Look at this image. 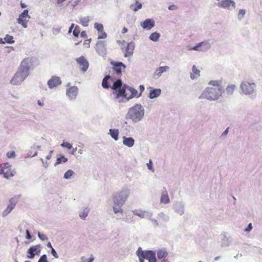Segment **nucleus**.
Here are the masks:
<instances>
[{
    "mask_svg": "<svg viewBox=\"0 0 262 262\" xmlns=\"http://www.w3.org/2000/svg\"><path fill=\"white\" fill-rule=\"evenodd\" d=\"M40 252V245H37L31 247L28 251L27 257L29 258H33L35 255H39Z\"/></svg>",
    "mask_w": 262,
    "mask_h": 262,
    "instance_id": "obj_15",
    "label": "nucleus"
},
{
    "mask_svg": "<svg viewBox=\"0 0 262 262\" xmlns=\"http://www.w3.org/2000/svg\"><path fill=\"white\" fill-rule=\"evenodd\" d=\"M169 69V67L167 66L160 67L157 69L156 71V75L158 76H160L161 74Z\"/></svg>",
    "mask_w": 262,
    "mask_h": 262,
    "instance_id": "obj_29",
    "label": "nucleus"
},
{
    "mask_svg": "<svg viewBox=\"0 0 262 262\" xmlns=\"http://www.w3.org/2000/svg\"><path fill=\"white\" fill-rule=\"evenodd\" d=\"M51 253L55 258H57L58 257V255L54 248H52L51 250Z\"/></svg>",
    "mask_w": 262,
    "mask_h": 262,
    "instance_id": "obj_51",
    "label": "nucleus"
},
{
    "mask_svg": "<svg viewBox=\"0 0 262 262\" xmlns=\"http://www.w3.org/2000/svg\"><path fill=\"white\" fill-rule=\"evenodd\" d=\"M68 159L67 158H66L64 156L60 155L59 157L57 158L55 163H54V166H56L62 162L66 163Z\"/></svg>",
    "mask_w": 262,
    "mask_h": 262,
    "instance_id": "obj_32",
    "label": "nucleus"
},
{
    "mask_svg": "<svg viewBox=\"0 0 262 262\" xmlns=\"http://www.w3.org/2000/svg\"><path fill=\"white\" fill-rule=\"evenodd\" d=\"M161 202L167 204L169 202V198L167 192L163 193L161 196Z\"/></svg>",
    "mask_w": 262,
    "mask_h": 262,
    "instance_id": "obj_31",
    "label": "nucleus"
},
{
    "mask_svg": "<svg viewBox=\"0 0 262 262\" xmlns=\"http://www.w3.org/2000/svg\"><path fill=\"white\" fill-rule=\"evenodd\" d=\"M29 18L30 16L28 14V10L27 9L24 10L17 18V23L26 28L27 27V23Z\"/></svg>",
    "mask_w": 262,
    "mask_h": 262,
    "instance_id": "obj_12",
    "label": "nucleus"
},
{
    "mask_svg": "<svg viewBox=\"0 0 262 262\" xmlns=\"http://www.w3.org/2000/svg\"><path fill=\"white\" fill-rule=\"evenodd\" d=\"M140 96H141V93H139L136 89L128 86L124 85L122 89H120L117 92L116 99H118L120 97H123L128 100L133 97H139Z\"/></svg>",
    "mask_w": 262,
    "mask_h": 262,
    "instance_id": "obj_2",
    "label": "nucleus"
},
{
    "mask_svg": "<svg viewBox=\"0 0 262 262\" xmlns=\"http://www.w3.org/2000/svg\"><path fill=\"white\" fill-rule=\"evenodd\" d=\"M168 253L165 250L161 249L158 251L157 256L159 259H165L167 256Z\"/></svg>",
    "mask_w": 262,
    "mask_h": 262,
    "instance_id": "obj_28",
    "label": "nucleus"
},
{
    "mask_svg": "<svg viewBox=\"0 0 262 262\" xmlns=\"http://www.w3.org/2000/svg\"><path fill=\"white\" fill-rule=\"evenodd\" d=\"M235 86L233 84L229 85L226 88V92L228 94L230 95L232 94L234 90Z\"/></svg>",
    "mask_w": 262,
    "mask_h": 262,
    "instance_id": "obj_36",
    "label": "nucleus"
},
{
    "mask_svg": "<svg viewBox=\"0 0 262 262\" xmlns=\"http://www.w3.org/2000/svg\"><path fill=\"white\" fill-rule=\"evenodd\" d=\"M88 212L89 210L88 209H84L82 213L80 214V217L83 219H85L88 216Z\"/></svg>",
    "mask_w": 262,
    "mask_h": 262,
    "instance_id": "obj_45",
    "label": "nucleus"
},
{
    "mask_svg": "<svg viewBox=\"0 0 262 262\" xmlns=\"http://www.w3.org/2000/svg\"><path fill=\"white\" fill-rule=\"evenodd\" d=\"M252 229V224L251 223H250L248 227L245 229V231H247V232H249L250 231H251Z\"/></svg>",
    "mask_w": 262,
    "mask_h": 262,
    "instance_id": "obj_54",
    "label": "nucleus"
},
{
    "mask_svg": "<svg viewBox=\"0 0 262 262\" xmlns=\"http://www.w3.org/2000/svg\"><path fill=\"white\" fill-rule=\"evenodd\" d=\"M74 28V29L73 31V34L74 36L77 37H78V36L80 33V28L78 26L76 25V26H74V24H72L71 26L69 28L68 32L71 33L72 32V29Z\"/></svg>",
    "mask_w": 262,
    "mask_h": 262,
    "instance_id": "obj_21",
    "label": "nucleus"
},
{
    "mask_svg": "<svg viewBox=\"0 0 262 262\" xmlns=\"http://www.w3.org/2000/svg\"><path fill=\"white\" fill-rule=\"evenodd\" d=\"M38 262H48L46 255H42L39 259Z\"/></svg>",
    "mask_w": 262,
    "mask_h": 262,
    "instance_id": "obj_46",
    "label": "nucleus"
},
{
    "mask_svg": "<svg viewBox=\"0 0 262 262\" xmlns=\"http://www.w3.org/2000/svg\"><path fill=\"white\" fill-rule=\"evenodd\" d=\"M81 259V262H93V261L94 259V257H93L92 255L91 256V257H90L88 259L85 258L83 256L82 257Z\"/></svg>",
    "mask_w": 262,
    "mask_h": 262,
    "instance_id": "obj_43",
    "label": "nucleus"
},
{
    "mask_svg": "<svg viewBox=\"0 0 262 262\" xmlns=\"http://www.w3.org/2000/svg\"><path fill=\"white\" fill-rule=\"evenodd\" d=\"M210 86L202 92L200 98H206L210 100L218 99L224 92L221 80H211L208 83Z\"/></svg>",
    "mask_w": 262,
    "mask_h": 262,
    "instance_id": "obj_1",
    "label": "nucleus"
},
{
    "mask_svg": "<svg viewBox=\"0 0 262 262\" xmlns=\"http://www.w3.org/2000/svg\"><path fill=\"white\" fill-rule=\"evenodd\" d=\"M217 6L220 8L231 10L235 8L236 4L233 0H222L218 3Z\"/></svg>",
    "mask_w": 262,
    "mask_h": 262,
    "instance_id": "obj_11",
    "label": "nucleus"
},
{
    "mask_svg": "<svg viewBox=\"0 0 262 262\" xmlns=\"http://www.w3.org/2000/svg\"><path fill=\"white\" fill-rule=\"evenodd\" d=\"M110 134L116 141L118 139L119 130L117 129H110Z\"/></svg>",
    "mask_w": 262,
    "mask_h": 262,
    "instance_id": "obj_27",
    "label": "nucleus"
},
{
    "mask_svg": "<svg viewBox=\"0 0 262 262\" xmlns=\"http://www.w3.org/2000/svg\"><path fill=\"white\" fill-rule=\"evenodd\" d=\"M94 28L98 31V32L102 31L103 29V26L101 24L96 23L94 24Z\"/></svg>",
    "mask_w": 262,
    "mask_h": 262,
    "instance_id": "obj_40",
    "label": "nucleus"
},
{
    "mask_svg": "<svg viewBox=\"0 0 262 262\" xmlns=\"http://www.w3.org/2000/svg\"><path fill=\"white\" fill-rule=\"evenodd\" d=\"M0 173H3L5 178H9L14 176L11 169V165L8 163H5L0 165Z\"/></svg>",
    "mask_w": 262,
    "mask_h": 262,
    "instance_id": "obj_9",
    "label": "nucleus"
},
{
    "mask_svg": "<svg viewBox=\"0 0 262 262\" xmlns=\"http://www.w3.org/2000/svg\"><path fill=\"white\" fill-rule=\"evenodd\" d=\"M5 42L8 43H13L14 42V40L13 36L7 34L4 38Z\"/></svg>",
    "mask_w": 262,
    "mask_h": 262,
    "instance_id": "obj_33",
    "label": "nucleus"
},
{
    "mask_svg": "<svg viewBox=\"0 0 262 262\" xmlns=\"http://www.w3.org/2000/svg\"><path fill=\"white\" fill-rule=\"evenodd\" d=\"M245 14V11L243 9H241L239 11L238 14V17L239 18L241 19L244 17V16Z\"/></svg>",
    "mask_w": 262,
    "mask_h": 262,
    "instance_id": "obj_47",
    "label": "nucleus"
},
{
    "mask_svg": "<svg viewBox=\"0 0 262 262\" xmlns=\"http://www.w3.org/2000/svg\"><path fill=\"white\" fill-rule=\"evenodd\" d=\"M53 150H51V151H50L49 154V155L46 157V159H47V160H50V159L51 158V157H52V153H53Z\"/></svg>",
    "mask_w": 262,
    "mask_h": 262,
    "instance_id": "obj_56",
    "label": "nucleus"
},
{
    "mask_svg": "<svg viewBox=\"0 0 262 262\" xmlns=\"http://www.w3.org/2000/svg\"><path fill=\"white\" fill-rule=\"evenodd\" d=\"M111 63L113 66L112 69L113 71L117 76L120 77L122 72L125 70L126 66L121 62L112 61Z\"/></svg>",
    "mask_w": 262,
    "mask_h": 262,
    "instance_id": "obj_10",
    "label": "nucleus"
},
{
    "mask_svg": "<svg viewBox=\"0 0 262 262\" xmlns=\"http://www.w3.org/2000/svg\"><path fill=\"white\" fill-rule=\"evenodd\" d=\"M177 8V7L175 5H171L168 7V9L169 10H173Z\"/></svg>",
    "mask_w": 262,
    "mask_h": 262,
    "instance_id": "obj_58",
    "label": "nucleus"
},
{
    "mask_svg": "<svg viewBox=\"0 0 262 262\" xmlns=\"http://www.w3.org/2000/svg\"><path fill=\"white\" fill-rule=\"evenodd\" d=\"M141 249V248H139L137 251V255L139 258L140 262H144V257H143V255H141V252L139 251Z\"/></svg>",
    "mask_w": 262,
    "mask_h": 262,
    "instance_id": "obj_44",
    "label": "nucleus"
},
{
    "mask_svg": "<svg viewBox=\"0 0 262 262\" xmlns=\"http://www.w3.org/2000/svg\"><path fill=\"white\" fill-rule=\"evenodd\" d=\"M47 247L48 248H51L52 249V248H53L52 246V245H51V243L50 242H49L48 244H47Z\"/></svg>",
    "mask_w": 262,
    "mask_h": 262,
    "instance_id": "obj_62",
    "label": "nucleus"
},
{
    "mask_svg": "<svg viewBox=\"0 0 262 262\" xmlns=\"http://www.w3.org/2000/svg\"><path fill=\"white\" fill-rule=\"evenodd\" d=\"M66 93L70 99H74L78 94V88L76 86H71L67 90Z\"/></svg>",
    "mask_w": 262,
    "mask_h": 262,
    "instance_id": "obj_17",
    "label": "nucleus"
},
{
    "mask_svg": "<svg viewBox=\"0 0 262 262\" xmlns=\"http://www.w3.org/2000/svg\"><path fill=\"white\" fill-rule=\"evenodd\" d=\"M38 236L42 241H45V240L48 239V237L46 236V235L43 234H41L39 232H38Z\"/></svg>",
    "mask_w": 262,
    "mask_h": 262,
    "instance_id": "obj_48",
    "label": "nucleus"
},
{
    "mask_svg": "<svg viewBox=\"0 0 262 262\" xmlns=\"http://www.w3.org/2000/svg\"><path fill=\"white\" fill-rule=\"evenodd\" d=\"M255 84L253 82L250 83L247 81L243 82L241 84V89L242 92L246 94H251L254 91Z\"/></svg>",
    "mask_w": 262,
    "mask_h": 262,
    "instance_id": "obj_7",
    "label": "nucleus"
},
{
    "mask_svg": "<svg viewBox=\"0 0 262 262\" xmlns=\"http://www.w3.org/2000/svg\"><path fill=\"white\" fill-rule=\"evenodd\" d=\"M200 76V71L197 69L195 66L193 65L192 68V73L190 74V77L192 79L197 78Z\"/></svg>",
    "mask_w": 262,
    "mask_h": 262,
    "instance_id": "obj_24",
    "label": "nucleus"
},
{
    "mask_svg": "<svg viewBox=\"0 0 262 262\" xmlns=\"http://www.w3.org/2000/svg\"><path fill=\"white\" fill-rule=\"evenodd\" d=\"M139 90H140V92L139 93H141V95L142 92L144 91V85H140L139 86Z\"/></svg>",
    "mask_w": 262,
    "mask_h": 262,
    "instance_id": "obj_55",
    "label": "nucleus"
},
{
    "mask_svg": "<svg viewBox=\"0 0 262 262\" xmlns=\"http://www.w3.org/2000/svg\"><path fill=\"white\" fill-rule=\"evenodd\" d=\"M61 146L66 148L68 149H71L72 147V145L71 144L68 142L63 141L62 144H61Z\"/></svg>",
    "mask_w": 262,
    "mask_h": 262,
    "instance_id": "obj_41",
    "label": "nucleus"
},
{
    "mask_svg": "<svg viewBox=\"0 0 262 262\" xmlns=\"http://www.w3.org/2000/svg\"><path fill=\"white\" fill-rule=\"evenodd\" d=\"M107 37V34L104 31V29L102 30V31L98 32V39H104Z\"/></svg>",
    "mask_w": 262,
    "mask_h": 262,
    "instance_id": "obj_37",
    "label": "nucleus"
},
{
    "mask_svg": "<svg viewBox=\"0 0 262 262\" xmlns=\"http://www.w3.org/2000/svg\"><path fill=\"white\" fill-rule=\"evenodd\" d=\"M7 156L9 158H14L15 156V152L13 151L9 152L7 154Z\"/></svg>",
    "mask_w": 262,
    "mask_h": 262,
    "instance_id": "obj_49",
    "label": "nucleus"
},
{
    "mask_svg": "<svg viewBox=\"0 0 262 262\" xmlns=\"http://www.w3.org/2000/svg\"><path fill=\"white\" fill-rule=\"evenodd\" d=\"M56 1L57 2V3L59 4H61V3H63V2H64L66 0H56Z\"/></svg>",
    "mask_w": 262,
    "mask_h": 262,
    "instance_id": "obj_61",
    "label": "nucleus"
},
{
    "mask_svg": "<svg viewBox=\"0 0 262 262\" xmlns=\"http://www.w3.org/2000/svg\"><path fill=\"white\" fill-rule=\"evenodd\" d=\"M135 140L131 137H123V143L124 145L131 147L134 145Z\"/></svg>",
    "mask_w": 262,
    "mask_h": 262,
    "instance_id": "obj_23",
    "label": "nucleus"
},
{
    "mask_svg": "<svg viewBox=\"0 0 262 262\" xmlns=\"http://www.w3.org/2000/svg\"><path fill=\"white\" fill-rule=\"evenodd\" d=\"M119 45L121 44V50L124 53V56L125 57H129L133 55L135 48L134 44L132 42L127 43L125 46V41L124 40L118 41Z\"/></svg>",
    "mask_w": 262,
    "mask_h": 262,
    "instance_id": "obj_4",
    "label": "nucleus"
},
{
    "mask_svg": "<svg viewBox=\"0 0 262 262\" xmlns=\"http://www.w3.org/2000/svg\"><path fill=\"white\" fill-rule=\"evenodd\" d=\"M144 111L140 104H136L131 107L128 112V118L135 122L140 121L143 117Z\"/></svg>",
    "mask_w": 262,
    "mask_h": 262,
    "instance_id": "obj_3",
    "label": "nucleus"
},
{
    "mask_svg": "<svg viewBox=\"0 0 262 262\" xmlns=\"http://www.w3.org/2000/svg\"><path fill=\"white\" fill-rule=\"evenodd\" d=\"M122 205H121L120 204H114L113 206V210L115 213H117L119 212H122V209L121 208V206Z\"/></svg>",
    "mask_w": 262,
    "mask_h": 262,
    "instance_id": "obj_34",
    "label": "nucleus"
},
{
    "mask_svg": "<svg viewBox=\"0 0 262 262\" xmlns=\"http://www.w3.org/2000/svg\"><path fill=\"white\" fill-rule=\"evenodd\" d=\"M205 43L207 44V43L205 42H200L197 45H196V46L193 47L192 48H190V50H195V51H201V50H202L200 49L201 46L202 45L205 44Z\"/></svg>",
    "mask_w": 262,
    "mask_h": 262,
    "instance_id": "obj_38",
    "label": "nucleus"
},
{
    "mask_svg": "<svg viewBox=\"0 0 262 262\" xmlns=\"http://www.w3.org/2000/svg\"><path fill=\"white\" fill-rule=\"evenodd\" d=\"M141 252L143 257L147 259L149 262H157L156 253L154 251L151 250L141 251Z\"/></svg>",
    "mask_w": 262,
    "mask_h": 262,
    "instance_id": "obj_14",
    "label": "nucleus"
},
{
    "mask_svg": "<svg viewBox=\"0 0 262 262\" xmlns=\"http://www.w3.org/2000/svg\"><path fill=\"white\" fill-rule=\"evenodd\" d=\"M74 174V172L72 170H68L64 174V178L66 179L71 178Z\"/></svg>",
    "mask_w": 262,
    "mask_h": 262,
    "instance_id": "obj_39",
    "label": "nucleus"
},
{
    "mask_svg": "<svg viewBox=\"0 0 262 262\" xmlns=\"http://www.w3.org/2000/svg\"><path fill=\"white\" fill-rule=\"evenodd\" d=\"M152 161L151 160H149V162L148 163H147V166L148 167V168L150 170H152V171H154V169H153V168L152 167Z\"/></svg>",
    "mask_w": 262,
    "mask_h": 262,
    "instance_id": "obj_50",
    "label": "nucleus"
},
{
    "mask_svg": "<svg viewBox=\"0 0 262 262\" xmlns=\"http://www.w3.org/2000/svg\"><path fill=\"white\" fill-rule=\"evenodd\" d=\"M28 75L29 74L18 69V71L12 78L11 83L13 85L19 84L25 79L26 77L28 76Z\"/></svg>",
    "mask_w": 262,
    "mask_h": 262,
    "instance_id": "obj_5",
    "label": "nucleus"
},
{
    "mask_svg": "<svg viewBox=\"0 0 262 262\" xmlns=\"http://www.w3.org/2000/svg\"><path fill=\"white\" fill-rule=\"evenodd\" d=\"M20 5L22 8H25L27 7V5L24 3L21 2Z\"/></svg>",
    "mask_w": 262,
    "mask_h": 262,
    "instance_id": "obj_60",
    "label": "nucleus"
},
{
    "mask_svg": "<svg viewBox=\"0 0 262 262\" xmlns=\"http://www.w3.org/2000/svg\"><path fill=\"white\" fill-rule=\"evenodd\" d=\"M33 63L32 58L27 57L24 58L21 62L19 69L29 74V70Z\"/></svg>",
    "mask_w": 262,
    "mask_h": 262,
    "instance_id": "obj_8",
    "label": "nucleus"
},
{
    "mask_svg": "<svg viewBox=\"0 0 262 262\" xmlns=\"http://www.w3.org/2000/svg\"><path fill=\"white\" fill-rule=\"evenodd\" d=\"M127 30H127V29L126 28L124 27L123 28V29H122V33H123V34L125 33H126L127 32Z\"/></svg>",
    "mask_w": 262,
    "mask_h": 262,
    "instance_id": "obj_59",
    "label": "nucleus"
},
{
    "mask_svg": "<svg viewBox=\"0 0 262 262\" xmlns=\"http://www.w3.org/2000/svg\"><path fill=\"white\" fill-rule=\"evenodd\" d=\"M91 41V39L85 40V41L84 42V45L86 46L87 47H89Z\"/></svg>",
    "mask_w": 262,
    "mask_h": 262,
    "instance_id": "obj_52",
    "label": "nucleus"
},
{
    "mask_svg": "<svg viewBox=\"0 0 262 262\" xmlns=\"http://www.w3.org/2000/svg\"><path fill=\"white\" fill-rule=\"evenodd\" d=\"M89 21L90 19L89 17H81L79 18V23L84 27H87Z\"/></svg>",
    "mask_w": 262,
    "mask_h": 262,
    "instance_id": "obj_30",
    "label": "nucleus"
},
{
    "mask_svg": "<svg viewBox=\"0 0 262 262\" xmlns=\"http://www.w3.org/2000/svg\"><path fill=\"white\" fill-rule=\"evenodd\" d=\"M149 89L150 90L149 97L150 99H154L158 97L161 93V90L160 89H154L151 87Z\"/></svg>",
    "mask_w": 262,
    "mask_h": 262,
    "instance_id": "obj_22",
    "label": "nucleus"
},
{
    "mask_svg": "<svg viewBox=\"0 0 262 262\" xmlns=\"http://www.w3.org/2000/svg\"><path fill=\"white\" fill-rule=\"evenodd\" d=\"M111 78V76L107 75L104 77L102 81V86L104 89H108L110 88V84L108 82L109 79Z\"/></svg>",
    "mask_w": 262,
    "mask_h": 262,
    "instance_id": "obj_25",
    "label": "nucleus"
},
{
    "mask_svg": "<svg viewBox=\"0 0 262 262\" xmlns=\"http://www.w3.org/2000/svg\"><path fill=\"white\" fill-rule=\"evenodd\" d=\"M155 25V21L151 19H146L142 23L141 26L144 29L150 30Z\"/></svg>",
    "mask_w": 262,
    "mask_h": 262,
    "instance_id": "obj_18",
    "label": "nucleus"
},
{
    "mask_svg": "<svg viewBox=\"0 0 262 262\" xmlns=\"http://www.w3.org/2000/svg\"><path fill=\"white\" fill-rule=\"evenodd\" d=\"M80 36H81V37H83V38L88 37L86 32L85 31H82L81 32H80Z\"/></svg>",
    "mask_w": 262,
    "mask_h": 262,
    "instance_id": "obj_53",
    "label": "nucleus"
},
{
    "mask_svg": "<svg viewBox=\"0 0 262 262\" xmlns=\"http://www.w3.org/2000/svg\"><path fill=\"white\" fill-rule=\"evenodd\" d=\"M26 234H27L26 238L27 239H30L31 238V235L30 234V232H29L28 230H26Z\"/></svg>",
    "mask_w": 262,
    "mask_h": 262,
    "instance_id": "obj_57",
    "label": "nucleus"
},
{
    "mask_svg": "<svg viewBox=\"0 0 262 262\" xmlns=\"http://www.w3.org/2000/svg\"><path fill=\"white\" fill-rule=\"evenodd\" d=\"M160 37V34L157 32L152 33L149 36V39L154 41H156Z\"/></svg>",
    "mask_w": 262,
    "mask_h": 262,
    "instance_id": "obj_35",
    "label": "nucleus"
},
{
    "mask_svg": "<svg viewBox=\"0 0 262 262\" xmlns=\"http://www.w3.org/2000/svg\"><path fill=\"white\" fill-rule=\"evenodd\" d=\"M128 196V192L122 190L115 194L113 198L114 203L123 205Z\"/></svg>",
    "mask_w": 262,
    "mask_h": 262,
    "instance_id": "obj_6",
    "label": "nucleus"
},
{
    "mask_svg": "<svg viewBox=\"0 0 262 262\" xmlns=\"http://www.w3.org/2000/svg\"><path fill=\"white\" fill-rule=\"evenodd\" d=\"M228 128H227L225 131L223 133L224 135H226L228 134Z\"/></svg>",
    "mask_w": 262,
    "mask_h": 262,
    "instance_id": "obj_63",
    "label": "nucleus"
},
{
    "mask_svg": "<svg viewBox=\"0 0 262 262\" xmlns=\"http://www.w3.org/2000/svg\"><path fill=\"white\" fill-rule=\"evenodd\" d=\"M37 103L40 106H42L43 105V103H42L41 102L40 100H38Z\"/></svg>",
    "mask_w": 262,
    "mask_h": 262,
    "instance_id": "obj_64",
    "label": "nucleus"
},
{
    "mask_svg": "<svg viewBox=\"0 0 262 262\" xmlns=\"http://www.w3.org/2000/svg\"><path fill=\"white\" fill-rule=\"evenodd\" d=\"M15 205H16V202L15 201V200L14 199L10 200V204L8 205V206H7L6 210L3 211V215H6L9 213H10L13 210V209L14 208V207L15 206Z\"/></svg>",
    "mask_w": 262,
    "mask_h": 262,
    "instance_id": "obj_20",
    "label": "nucleus"
},
{
    "mask_svg": "<svg viewBox=\"0 0 262 262\" xmlns=\"http://www.w3.org/2000/svg\"><path fill=\"white\" fill-rule=\"evenodd\" d=\"M122 83L120 79L117 80L113 84V86L112 87V89L113 90H117L118 89V90L120 89H122Z\"/></svg>",
    "mask_w": 262,
    "mask_h": 262,
    "instance_id": "obj_26",
    "label": "nucleus"
},
{
    "mask_svg": "<svg viewBox=\"0 0 262 262\" xmlns=\"http://www.w3.org/2000/svg\"><path fill=\"white\" fill-rule=\"evenodd\" d=\"M96 51L99 54L103 53L105 51V43L104 41H98L96 45Z\"/></svg>",
    "mask_w": 262,
    "mask_h": 262,
    "instance_id": "obj_19",
    "label": "nucleus"
},
{
    "mask_svg": "<svg viewBox=\"0 0 262 262\" xmlns=\"http://www.w3.org/2000/svg\"><path fill=\"white\" fill-rule=\"evenodd\" d=\"M61 83V80L59 77L53 76L48 81V85L50 89L54 88Z\"/></svg>",
    "mask_w": 262,
    "mask_h": 262,
    "instance_id": "obj_16",
    "label": "nucleus"
},
{
    "mask_svg": "<svg viewBox=\"0 0 262 262\" xmlns=\"http://www.w3.org/2000/svg\"><path fill=\"white\" fill-rule=\"evenodd\" d=\"M141 8H142V4L138 2H136V3L135 4V6L133 9V10L134 11H137L139 9H141Z\"/></svg>",
    "mask_w": 262,
    "mask_h": 262,
    "instance_id": "obj_42",
    "label": "nucleus"
},
{
    "mask_svg": "<svg viewBox=\"0 0 262 262\" xmlns=\"http://www.w3.org/2000/svg\"><path fill=\"white\" fill-rule=\"evenodd\" d=\"M76 61L82 72H84L88 70L89 66V63L84 56H82L79 58H77L76 59Z\"/></svg>",
    "mask_w": 262,
    "mask_h": 262,
    "instance_id": "obj_13",
    "label": "nucleus"
}]
</instances>
